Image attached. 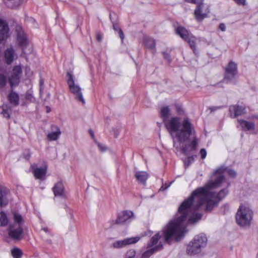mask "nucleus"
Here are the masks:
<instances>
[{"label":"nucleus","mask_w":258,"mask_h":258,"mask_svg":"<svg viewBox=\"0 0 258 258\" xmlns=\"http://www.w3.org/2000/svg\"><path fill=\"white\" fill-rule=\"evenodd\" d=\"M224 179V176L219 175L214 181L193 191L191 196L185 200L178 208L177 219L187 226L201 219L202 215L197 212L198 210L203 208L206 211H211L228 194L227 188L220 190L218 194L213 191Z\"/></svg>","instance_id":"1"},{"label":"nucleus","mask_w":258,"mask_h":258,"mask_svg":"<svg viewBox=\"0 0 258 258\" xmlns=\"http://www.w3.org/2000/svg\"><path fill=\"white\" fill-rule=\"evenodd\" d=\"M186 225L182 224L177 219V214L174 220L170 221L161 231L158 232L150 239L147 244L148 250L142 255V258H149L154 252L162 249L163 241L169 242L171 238L180 240L187 232Z\"/></svg>","instance_id":"2"},{"label":"nucleus","mask_w":258,"mask_h":258,"mask_svg":"<svg viewBox=\"0 0 258 258\" xmlns=\"http://www.w3.org/2000/svg\"><path fill=\"white\" fill-rule=\"evenodd\" d=\"M164 123L173 139L174 147H178L176 145V141L180 143H184L188 141L190 136L193 135V139L189 147L191 151L196 150L198 145L197 139L195 136L194 127L188 119H184L180 123L179 117H172Z\"/></svg>","instance_id":"3"},{"label":"nucleus","mask_w":258,"mask_h":258,"mask_svg":"<svg viewBox=\"0 0 258 258\" xmlns=\"http://www.w3.org/2000/svg\"><path fill=\"white\" fill-rule=\"evenodd\" d=\"M13 220L15 222L13 224H10L8 228V233L9 237L15 240H20L22 238L23 229L22 225L24 220L22 216L16 212L13 213Z\"/></svg>","instance_id":"4"},{"label":"nucleus","mask_w":258,"mask_h":258,"mask_svg":"<svg viewBox=\"0 0 258 258\" xmlns=\"http://www.w3.org/2000/svg\"><path fill=\"white\" fill-rule=\"evenodd\" d=\"M252 219V211L247 206L241 204L237 210L235 219L238 225L242 227L249 225Z\"/></svg>","instance_id":"5"},{"label":"nucleus","mask_w":258,"mask_h":258,"mask_svg":"<svg viewBox=\"0 0 258 258\" xmlns=\"http://www.w3.org/2000/svg\"><path fill=\"white\" fill-rule=\"evenodd\" d=\"M67 77V83L70 91L75 96L76 99L82 103H85V100L81 92V88L79 85L75 83L73 75L68 73Z\"/></svg>","instance_id":"6"},{"label":"nucleus","mask_w":258,"mask_h":258,"mask_svg":"<svg viewBox=\"0 0 258 258\" xmlns=\"http://www.w3.org/2000/svg\"><path fill=\"white\" fill-rule=\"evenodd\" d=\"M22 74V67L21 65L15 66L9 76L8 81L11 87L18 85Z\"/></svg>","instance_id":"7"},{"label":"nucleus","mask_w":258,"mask_h":258,"mask_svg":"<svg viewBox=\"0 0 258 258\" xmlns=\"http://www.w3.org/2000/svg\"><path fill=\"white\" fill-rule=\"evenodd\" d=\"M237 73V68L236 64L230 61L225 68L224 80L227 82L233 83L234 78Z\"/></svg>","instance_id":"8"},{"label":"nucleus","mask_w":258,"mask_h":258,"mask_svg":"<svg viewBox=\"0 0 258 258\" xmlns=\"http://www.w3.org/2000/svg\"><path fill=\"white\" fill-rule=\"evenodd\" d=\"M134 219V213L131 211L125 210L118 213L115 223L117 224H124L130 223Z\"/></svg>","instance_id":"9"},{"label":"nucleus","mask_w":258,"mask_h":258,"mask_svg":"<svg viewBox=\"0 0 258 258\" xmlns=\"http://www.w3.org/2000/svg\"><path fill=\"white\" fill-rule=\"evenodd\" d=\"M16 32L17 42L18 45L24 50L28 43L27 36L21 26L16 27Z\"/></svg>","instance_id":"10"},{"label":"nucleus","mask_w":258,"mask_h":258,"mask_svg":"<svg viewBox=\"0 0 258 258\" xmlns=\"http://www.w3.org/2000/svg\"><path fill=\"white\" fill-rule=\"evenodd\" d=\"M11 199L9 190L6 187L0 185V206H6Z\"/></svg>","instance_id":"11"},{"label":"nucleus","mask_w":258,"mask_h":258,"mask_svg":"<svg viewBox=\"0 0 258 258\" xmlns=\"http://www.w3.org/2000/svg\"><path fill=\"white\" fill-rule=\"evenodd\" d=\"M140 239V237L138 236L127 238L123 240L115 241L113 243L112 245L114 248H119L129 244L135 243L137 242Z\"/></svg>","instance_id":"12"},{"label":"nucleus","mask_w":258,"mask_h":258,"mask_svg":"<svg viewBox=\"0 0 258 258\" xmlns=\"http://www.w3.org/2000/svg\"><path fill=\"white\" fill-rule=\"evenodd\" d=\"M52 191L55 197H59L63 199L67 198L64 187L61 181L57 182L54 185Z\"/></svg>","instance_id":"13"},{"label":"nucleus","mask_w":258,"mask_h":258,"mask_svg":"<svg viewBox=\"0 0 258 258\" xmlns=\"http://www.w3.org/2000/svg\"><path fill=\"white\" fill-rule=\"evenodd\" d=\"M204 7L203 1L202 3L197 4V8L195 10V16L196 19L199 22L202 21L207 16L208 13H209V10L207 9L204 12L203 11Z\"/></svg>","instance_id":"14"},{"label":"nucleus","mask_w":258,"mask_h":258,"mask_svg":"<svg viewBox=\"0 0 258 258\" xmlns=\"http://www.w3.org/2000/svg\"><path fill=\"white\" fill-rule=\"evenodd\" d=\"M229 112L230 116L235 118L245 113V107L237 105H232L229 107Z\"/></svg>","instance_id":"15"},{"label":"nucleus","mask_w":258,"mask_h":258,"mask_svg":"<svg viewBox=\"0 0 258 258\" xmlns=\"http://www.w3.org/2000/svg\"><path fill=\"white\" fill-rule=\"evenodd\" d=\"M17 58V55L12 47L8 48L4 51V58L7 64H11Z\"/></svg>","instance_id":"16"},{"label":"nucleus","mask_w":258,"mask_h":258,"mask_svg":"<svg viewBox=\"0 0 258 258\" xmlns=\"http://www.w3.org/2000/svg\"><path fill=\"white\" fill-rule=\"evenodd\" d=\"M192 241L202 250L207 245V238L205 234H200L195 236Z\"/></svg>","instance_id":"17"},{"label":"nucleus","mask_w":258,"mask_h":258,"mask_svg":"<svg viewBox=\"0 0 258 258\" xmlns=\"http://www.w3.org/2000/svg\"><path fill=\"white\" fill-rule=\"evenodd\" d=\"M9 28L7 23L0 19V42L9 36Z\"/></svg>","instance_id":"18"},{"label":"nucleus","mask_w":258,"mask_h":258,"mask_svg":"<svg viewBox=\"0 0 258 258\" xmlns=\"http://www.w3.org/2000/svg\"><path fill=\"white\" fill-rule=\"evenodd\" d=\"M51 128L52 131L47 134V138L50 141H56L60 135L61 131L57 126L53 125Z\"/></svg>","instance_id":"19"},{"label":"nucleus","mask_w":258,"mask_h":258,"mask_svg":"<svg viewBox=\"0 0 258 258\" xmlns=\"http://www.w3.org/2000/svg\"><path fill=\"white\" fill-rule=\"evenodd\" d=\"M135 176L139 182L145 185L149 177V174L146 171H138L135 172Z\"/></svg>","instance_id":"20"},{"label":"nucleus","mask_w":258,"mask_h":258,"mask_svg":"<svg viewBox=\"0 0 258 258\" xmlns=\"http://www.w3.org/2000/svg\"><path fill=\"white\" fill-rule=\"evenodd\" d=\"M202 250L191 240L187 245L186 252L189 255H192L201 252Z\"/></svg>","instance_id":"21"},{"label":"nucleus","mask_w":258,"mask_h":258,"mask_svg":"<svg viewBox=\"0 0 258 258\" xmlns=\"http://www.w3.org/2000/svg\"><path fill=\"white\" fill-rule=\"evenodd\" d=\"M176 33L184 40L189 39V37L191 34L184 27L181 26H178L176 28Z\"/></svg>","instance_id":"22"},{"label":"nucleus","mask_w":258,"mask_h":258,"mask_svg":"<svg viewBox=\"0 0 258 258\" xmlns=\"http://www.w3.org/2000/svg\"><path fill=\"white\" fill-rule=\"evenodd\" d=\"M238 122L243 131H250L254 129L255 124L253 122L247 121L243 119H238Z\"/></svg>","instance_id":"23"},{"label":"nucleus","mask_w":258,"mask_h":258,"mask_svg":"<svg viewBox=\"0 0 258 258\" xmlns=\"http://www.w3.org/2000/svg\"><path fill=\"white\" fill-rule=\"evenodd\" d=\"M160 114L164 122L167 121L171 114V110L168 106L161 107L160 109Z\"/></svg>","instance_id":"24"},{"label":"nucleus","mask_w":258,"mask_h":258,"mask_svg":"<svg viewBox=\"0 0 258 258\" xmlns=\"http://www.w3.org/2000/svg\"><path fill=\"white\" fill-rule=\"evenodd\" d=\"M47 170V167L45 166L43 167L36 168L33 169V174L37 179H41L45 176Z\"/></svg>","instance_id":"25"},{"label":"nucleus","mask_w":258,"mask_h":258,"mask_svg":"<svg viewBox=\"0 0 258 258\" xmlns=\"http://www.w3.org/2000/svg\"><path fill=\"white\" fill-rule=\"evenodd\" d=\"M8 98L10 103L15 106H17L19 103V95L15 92L11 91L8 96Z\"/></svg>","instance_id":"26"},{"label":"nucleus","mask_w":258,"mask_h":258,"mask_svg":"<svg viewBox=\"0 0 258 258\" xmlns=\"http://www.w3.org/2000/svg\"><path fill=\"white\" fill-rule=\"evenodd\" d=\"M0 113L6 118L10 117L12 108L8 104H3L0 108Z\"/></svg>","instance_id":"27"},{"label":"nucleus","mask_w":258,"mask_h":258,"mask_svg":"<svg viewBox=\"0 0 258 258\" xmlns=\"http://www.w3.org/2000/svg\"><path fill=\"white\" fill-rule=\"evenodd\" d=\"M225 170H227V172L228 174L231 177H234L236 176V172L234 170H233L231 169L224 168L223 167H221L217 169V170H216L215 171V172H214V174H216V173L221 174V173H223L224 172V171Z\"/></svg>","instance_id":"28"},{"label":"nucleus","mask_w":258,"mask_h":258,"mask_svg":"<svg viewBox=\"0 0 258 258\" xmlns=\"http://www.w3.org/2000/svg\"><path fill=\"white\" fill-rule=\"evenodd\" d=\"M113 29L114 30V31L118 33L119 36L120 38V39L121 40V42L122 43L123 42V40L124 38V35L122 30L121 29L120 27L118 26V25L115 23H113Z\"/></svg>","instance_id":"29"},{"label":"nucleus","mask_w":258,"mask_h":258,"mask_svg":"<svg viewBox=\"0 0 258 258\" xmlns=\"http://www.w3.org/2000/svg\"><path fill=\"white\" fill-rule=\"evenodd\" d=\"M145 44L149 49H153L155 48V42L152 38H147L145 40Z\"/></svg>","instance_id":"30"},{"label":"nucleus","mask_w":258,"mask_h":258,"mask_svg":"<svg viewBox=\"0 0 258 258\" xmlns=\"http://www.w3.org/2000/svg\"><path fill=\"white\" fill-rule=\"evenodd\" d=\"M8 223V219L6 214L4 212H1L0 226H5Z\"/></svg>","instance_id":"31"},{"label":"nucleus","mask_w":258,"mask_h":258,"mask_svg":"<svg viewBox=\"0 0 258 258\" xmlns=\"http://www.w3.org/2000/svg\"><path fill=\"white\" fill-rule=\"evenodd\" d=\"M196 38L192 35V34L189 37V39L187 40H185V41H187L194 51L196 49Z\"/></svg>","instance_id":"32"},{"label":"nucleus","mask_w":258,"mask_h":258,"mask_svg":"<svg viewBox=\"0 0 258 258\" xmlns=\"http://www.w3.org/2000/svg\"><path fill=\"white\" fill-rule=\"evenodd\" d=\"M11 253L14 258H21L22 254V251L17 248L13 249Z\"/></svg>","instance_id":"33"},{"label":"nucleus","mask_w":258,"mask_h":258,"mask_svg":"<svg viewBox=\"0 0 258 258\" xmlns=\"http://www.w3.org/2000/svg\"><path fill=\"white\" fill-rule=\"evenodd\" d=\"M7 82V78L4 74H0V89L4 88Z\"/></svg>","instance_id":"34"},{"label":"nucleus","mask_w":258,"mask_h":258,"mask_svg":"<svg viewBox=\"0 0 258 258\" xmlns=\"http://www.w3.org/2000/svg\"><path fill=\"white\" fill-rule=\"evenodd\" d=\"M136 254V252L135 250L130 249L126 252L124 258H135Z\"/></svg>","instance_id":"35"},{"label":"nucleus","mask_w":258,"mask_h":258,"mask_svg":"<svg viewBox=\"0 0 258 258\" xmlns=\"http://www.w3.org/2000/svg\"><path fill=\"white\" fill-rule=\"evenodd\" d=\"M185 1L196 5L202 3V0H185Z\"/></svg>","instance_id":"36"},{"label":"nucleus","mask_w":258,"mask_h":258,"mask_svg":"<svg viewBox=\"0 0 258 258\" xmlns=\"http://www.w3.org/2000/svg\"><path fill=\"white\" fill-rule=\"evenodd\" d=\"M200 155L202 159H205L207 156V152L205 149H202L200 151Z\"/></svg>","instance_id":"37"},{"label":"nucleus","mask_w":258,"mask_h":258,"mask_svg":"<svg viewBox=\"0 0 258 258\" xmlns=\"http://www.w3.org/2000/svg\"><path fill=\"white\" fill-rule=\"evenodd\" d=\"M25 97L27 99L29 100L30 101H32L33 98V95L29 92H26Z\"/></svg>","instance_id":"38"},{"label":"nucleus","mask_w":258,"mask_h":258,"mask_svg":"<svg viewBox=\"0 0 258 258\" xmlns=\"http://www.w3.org/2000/svg\"><path fill=\"white\" fill-rule=\"evenodd\" d=\"M236 4L239 5H244L245 4L246 0H233Z\"/></svg>","instance_id":"39"},{"label":"nucleus","mask_w":258,"mask_h":258,"mask_svg":"<svg viewBox=\"0 0 258 258\" xmlns=\"http://www.w3.org/2000/svg\"><path fill=\"white\" fill-rule=\"evenodd\" d=\"M98 147L101 151H105L106 150V147L100 144H98Z\"/></svg>","instance_id":"40"},{"label":"nucleus","mask_w":258,"mask_h":258,"mask_svg":"<svg viewBox=\"0 0 258 258\" xmlns=\"http://www.w3.org/2000/svg\"><path fill=\"white\" fill-rule=\"evenodd\" d=\"M219 28L222 31H225L226 30V27L224 24L221 23L219 26Z\"/></svg>","instance_id":"41"},{"label":"nucleus","mask_w":258,"mask_h":258,"mask_svg":"<svg viewBox=\"0 0 258 258\" xmlns=\"http://www.w3.org/2000/svg\"><path fill=\"white\" fill-rule=\"evenodd\" d=\"M182 150V152L184 154H185L186 155H188L189 154L188 148L187 147H183Z\"/></svg>","instance_id":"42"},{"label":"nucleus","mask_w":258,"mask_h":258,"mask_svg":"<svg viewBox=\"0 0 258 258\" xmlns=\"http://www.w3.org/2000/svg\"><path fill=\"white\" fill-rule=\"evenodd\" d=\"M163 56H164V58H165L166 59L169 60V55L167 53L163 52Z\"/></svg>","instance_id":"43"},{"label":"nucleus","mask_w":258,"mask_h":258,"mask_svg":"<svg viewBox=\"0 0 258 258\" xmlns=\"http://www.w3.org/2000/svg\"><path fill=\"white\" fill-rule=\"evenodd\" d=\"M89 132L90 135L92 137V138H94V135L93 131L92 130H89Z\"/></svg>","instance_id":"44"},{"label":"nucleus","mask_w":258,"mask_h":258,"mask_svg":"<svg viewBox=\"0 0 258 258\" xmlns=\"http://www.w3.org/2000/svg\"><path fill=\"white\" fill-rule=\"evenodd\" d=\"M221 107H212L211 108H210V109H211L212 111H214L217 109H219Z\"/></svg>","instance_id":"45"},{"label":"nucleus","mask_w":258,"mask_h":258,"mask_svg":"<svg viewBox=\"0 0 258 258\" xmlns=\"http://www.w3.org/2000/svg\"><path fill=\"white\" fill-rule=\"evenodd\" d=\"M97 39L98 41H101L102 39V37L100 34H98L97 35Z\"/></svg>","instance_id":"46"},{"label":"nucleus","mask_w":258,"mask_h":258,"mask_svg":"<svg viewBox=\"0 0 258 258\" xmlns=\"http://www.w3.org/2000/svg\"><path fill=\"white\" fill-rule=\"evenodd\" d=\"M43 84V81L42 79H40V86H42Z\"/></svg>","instance_id":"47"},{"label":"nucleus","mask_w":258,"mask_h":258,"mask_svg":"<svg viewBox=\"0 0 258 258\" xmlns=\"http://www.w3.org/2000/svg\"><path fill=\"white\" fill-rule=\"evenodd\" d=\"M170 186V184L168 186H166L165 188H163V190L167 189L169 186Z\"/></svg>","instance_id":"48"},{"label":"nucleus","mask_w":258,"mask_h":258,"mask_svg":"<svg viewBox=\"0 0 258 258\" xmlns=\"http://www.w3.org/2000/svg\"><path fill=\"white\" fill-rule=\"evenodd\" d=\"M18 5H17L16 6L15 5V6H13L12 7H13V8H16L18 7Z\"/></svg>","instance_id":"49"},{"label":"nucleus","mask_w":258,"mask_h":258,"mask_svg":"<svg viewBox=\"0 0 258 258\" xmlns=\"http://www.w3.org/2000/svg\"><path fill=\"white\" fill-rule=\"evenodd\" d=\"M177 112H180V108H178V109H177Z\"/></svg>","instance_id":"50"},{"label":"nucleus","mask_w":258,"mask_h":258,"mask_svg":"<svg viewBox=\"0 0 258 258\" xmlns=\"http://www.w3.org/2000/svg\"><path fill=\"white\" fill-rule=\"evenodd\" d=\"M43 230H44L45 232H46V229L44 228V229H43Z\"/></svg>","instance_id":"51"}]
</instances>
